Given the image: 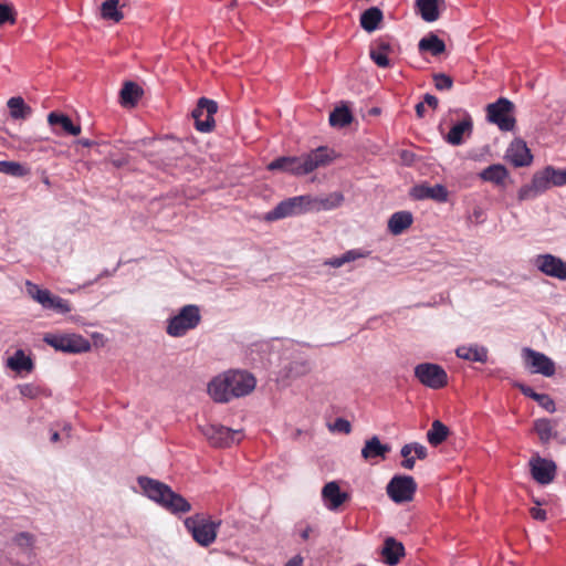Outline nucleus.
Returning <instances> with one entry per match:
<instances>
[{
  "mask_svg": "<svg viewBox=\"0 0 566 566\" xmlns=\"http://www.w3.org/2000/svg\"><path fill=\"white\" fill-rule=\"evenodd\" d=\"M256 385L254 376L243 370H228L212 378L208 384V394L213 401L229 402L233 398L249 395Z\"/></svg>",
  "mask_w": 566,
  "mask_h": 566,
  "instance_id": "f257e3e1",
  "label": "nucleus"
},
{
  "mask_svg": "<svg viewBox=\"0 0 566 566\" xmlns=\"http://www.w3.org/2000/svg\"><path fill=\"white\" fill-rule=\"evenodd\" d=\"M335 158L334 150L319 146L301 156H281L268 165L270 171H282L294 176H305L319 167H325Z\"/></svg>",
  "mask_w": 566,
  "mask_h": 566,
  "instance_id": "f03ea898",
  "label": "nucleus"
},
{
  "mask_svg": "<svg viewBox=\"0 0 566 566\" xmlns=\"http://www.w3.org/2000/svg\"><path fill=\"white\" fill-rule=\"evenodd\" d=\"M137 483L144 496L175 516L189 513L192 509L191 503L184 495L159 480L140 475L137 478Z\"/></svg>",
  "mask_w": 566,
  "mask_h": 566,
  "instance_id": "7ed1b4c3",
  "label": "nucleus"
},
{
  "mask_svg": "<svg viewBox=\"0 0 566 566\" xmlns=\"http://www.w3.org/2000/svg\"><path fill=\"white\" fill-rule=\"evenodd\" d=\"M566 185V168L558 169L553 166H546L536 171L530 184L523 185L517 191L518 201L533 200L544 193L551 187H563Z\"/></svg>",
  "mask_w": 566,
  "mask_h": 566,
  "instance_id": "20e7f679",
  "label": "nucleus"
},
{
  "mask_svg": "<svg viewBox=\"0 0 566 566\" xmlns=\"http://www.w3.org/2000/svg\"><path fill=\"white\" fill-rule=\"evenodd\" d=\"M184 525L197 544L208 547L216 541L221 521H212L209 516L197 513L186 517Z\"/></svg>",
  "mask_w": 566,
  "mask_h": 566,
  "instance_id": "39448f33",
  "label": "nucleus"
},
{
  "mask_svg": "<svg viewBox=\"0 0 566 566\" xmlns=\"http://www.w3.org/2000/svg\"><path fill=\"white\" fill-rule=\"evenodd\" d=\"M201 322L200 307L196 304L182 306L178 313L167 319L166 333L171 337H184Z\"/></svg>",
  "mask_w": 566,
  "mask_h": 566,
  "instance_id": "423d86ee",
  "label": "nucleus"
},
{
  "mask_svg": "<svg viewBox=\"0 0 566 566\" xmlns=\"http://www.w3.org/2000/svg\"><path fill=\"white\" fill-rule=\"evenodd\" d=\"M514 112V103L506 97H500L486 106V120L502 132H512L516 124Z\"/></svg>",
  "mask_w": 566,
  "mask_h": 566,
  "instance_id": "0eeeda50",
  "label": "nucleus"
},
{
  "mask_svg": "<svg viewBox=\"0 0 566 566\" xmlns=\"http://www.w3.org/2000/svg\"><path fill=\"white\" fill-rule=\"evenodd\" d=\"M43 340L57 352L82 354L91 349V342L80 334H46Z\"/></svg>",
  "mask_w": 566,
  "mask_h": 566,
  "instance_id": "6e6552de",
  "label": "nucleus"
},
{
  "mask_svg": "<svg viewBox=\"0 0 566 566\" xmlns=\"http://www.w3.org/2000/svg\"><path fill=\"white\" fill-rule=\"evenodd\" d=\"M311 201V195H302L284 199L266 213L265 220L275 221L310 211Z\"/></svg>",
  "mask_w": 566,
  "mask_h": 566,
  "instance_id": "1a4fd4ad",
  "label": "nucleus"
},
{
  "mask_svg": "<svg viewBox=\"0 0 566 566\" xmlns=\"http://www.w3.org/2000/svg\"><path fill=\"white\" fill-rule=\"evenodd\" d=\"M218 112V103L208 97H200L191 112L195 128L200 133H210L216 126L214 115Z\"/></svg>",
  "mask_w": 566,
  "mask_h": 566,
  "instance_id": "9d476101",
  "label": "nucleus"
},
{
  "mask_svg": "<svg viewBox=\"0 0 566 566\" xmlns=\"http://www.w3.org/2000/svg\"><path fill=\"white\" fill-rule=\"evenodd\" d=\"M415 377L420 384L430 389H441L448 385V374L444 368L434 363H421L415 367Z\"/></svg>",
  "mask_w": 566,
  "mask_h": 566,
  "instance_id": "9b49d317",
  "label": "nucleus"
},
{
  "mask_svg": "<svg viewBox=\"0 0 566 566\" xmlns=\"http://www.w3.org/2000/svg\"><path fill=\"white\" fill-rule=\"evenodd\" d=\"M417 491V483L411 475H394L386 486L390 500L397 504L409 502Z\"/></svg>",
  "mask_w": 566,
  "mask_h": 566,
  "instance_id": "f8f14e48",
  "label": "nucleus"
},
{
  "mask_svg": "<svg viewBox=\"0 0 566 566\" xmlns=\"http://www.w3.org/2000/svg\"><path fill=\"white\" fill-rule=\"evenodd\" d=\"M202 434L208 439L211 446L216 448H228L240 442L242 432L232 430L221 424L200 426Z\"/></svg>",
  "mask_w": 566,
  "mask_h": 566,
  "instance_id": "ddd939ff",
  "label": "nucleus"
},
{
  "mask_svg": "<svg viewBox=\"0 0 566 566\" xmlns=\"http://www.w3.org/2000/svg\"><path fill=\"white\" fill-rule=\"evenodd\" d=\"M522 357L525 367L532 374H539L544 377H552L555 374V363L545 354L530 347L522 349Z\"/></svg>",
  "mask_w": 566,
  "mask_h": 566,
  "instance_id": "4468645a",
  "label": "nucleus"
},
{
  "mask_svg": "<svg viewBox=\"0 0 566 566\" xmlns=\"http://www.w3.org/2000/svg\"><path fill=\"white\" fill-rule=\"evenodd\" d=\"M534 265L546 276L566 281V261L559 256L551 253L538 254L534 259Z\"/></svg>",
  "mask_w": 566,
  "mask_h": 566,
  "instance_id": "2eb2a0df",
  "label": "nucleus"
},
{
  "mask_svg": "<svg viewBox=\"0 0 566 566\" xmlns=\"http://www.w3.org/2000/svg\"><path fill=\"white\" fill-rule=\"evenodd\" d=\"M532 478L539 484L546 485L551 483L556 475V463L551 459H545L539 455L533 457L530 460Z\"/></svg>",
  "mask_w": 566,
  "mask_h": 566,
  "instance_id": "dca6fc26",
  "label": "nucleus"
},
{
  "mask_svg": "<svg viewBox=\"0 0 566 566\" xmlns=\"http://www.w3.org/2000/svg\"><path fill=\"white\" fill-rule=\"evenodd\" d=\"M409 196L415 200L432 199L439 203H444L449 199V191L446 186L437 184L434 186H428L426 182L413 186Z\"/></svg>",
  "mask_w": 566,
  "mask_h": 566,
  "instance_id": "f3484780",
  "label": "nucleus"
},
{
  "mask_svg": "<svg viewBox=\"0 0 566 566\" xmlns=\"http://www.w3.org/2000/svg\"><path fill=\"white\" fill-rule=\"evenodd\" d=\"M505 157L514 167H525L532 164L533 155L526 143L521 138L511 142L506 149Z\"/></svg>",
  "mask_w": 566,
  "mask_h": 566,
  "instance_id": "a211bd4d",
  "label": "nucleus"
},
{
  "mask_svg": "<svg viewBox=\"0 0 566 566\" xmlns=\"http://www.w3.org/2000/svg\"><path fill=\"white\" fill-rule=\"evenodd\" d=\"M380 555L382 557V562L386 565L396 566L406 555L405 545L402 542L396 539L395 537L388 536L384 541Z\"/></svg>",
  "mask_w": 566,
  "mask_h": 566,
  "instance_id": "6ab92c4d",
  "label": "nucleus"
},
{
  "mask_svg": "<svg viewBox=\"0 0 566 566\" xmlns=\"http://www.w3.org/2000/svg\"><path fill=\"white\" fill-rule=\"evenodd\" d=\"M472 130H473L472 117L467 111H463V118L460 122L455 123L450 128V130L447 134V136L444 137V139L447 143H449L452 146H459V145L463 144V142H464L463 136L464 135L470 136L472 134Z\"/></svg>",
  "mask_w": 566,
  "mask_h": 566,
  "instance_id": "aec40b11",
  "label": "nucleus"
},
{
  "mask_svg": "<svg viewBox=\"0 0 566 566\" xmlns=\"http://www.w3.org/2000/svg\"><path fill=\"white\" fill-rule=\"evenodd\" d=\"M392 50L390 40L388 36H381L375 40L369 49V56L371 61L381 69L389 67L391 65L388 57V52Z\"/></svg>",
  "mask_w": 566,
  "mask_h": 566,
  "instance_id": "412c9836",
  "label": "nucleus"
},
{
  "mask_svg": "<svg viewBox=\"0 0 566 566\" xmlns=\"http://www.w3.org/2000/svg\"><path fill=\"white\" fill-rule=\"evenodd\" d=\"M312 370V363L305 357H296L285 364L281 370L282 379L294 380L307 375Z\"/></svg>",
  "mask_w": 566,
  "mask_h": 566,
  "instance_id": "4be33fe9",
  "label": "nucleus"
},
{
  "mask_svg": "<svg viewBox=\"0 0 566 566\" xmlns=\"http://www.w3.org/2000/svg\"><path fill=\"white\" fill-rule=\"evenodd\" d=\"M556 420L548 418H538L533 422V430L538 436L542 444H548L553 439H558L559 433L556 430Z\"/></svg>",
  "mask_w": 566,
  "mask_h": 566,
  "instance_id": "5701e85b",
  "label": "nucleus"
},
{
  "mask_svg": "<svg viewBox=\"0 0 566 566\" xmlns=\"http://www.w3.org/2000/svg\"><path fill=\"white\" fill-rule=\"evenodd\" d=\"M455 355L463 360L484 364L488 361L489 350L479 344L461 345L457 347Z\"/></svg>",
  "mask_w": 566,
  "mask_h": 566,
  "instance_id": "b1692460",
  "label": "nucleus"
},
{
  "mask_svg": "<svg viewBox=\"0 0 566 566\" xmlns=\"http://www.w3.org/2000/svg\"><path fill=\"white\" fill-rule=\"evenodd\" d=\"M322 497L329 510H337L348 499V494L340 490L336 481H331L324 485Z\"/></svg>",
  "mask_w": 566,
  "mask_h": 566,
  "instance_id": "393cba45",
  "label": "nucleus"
},
{
  "mask_svg": "<svg viewBox=\"0 0 566 566\" xmlns=\"http://www.w3.org/2000/svg\"><path fill=\"white\" fill-rule=\"evenodd\" d=\"M390 450L391 447L388 443H382L377 436H373L370 439L365 441L361 449V457L366 461L375 458L385 459Z\"/></svg>",
  "mask_w": 566,
  "mask_h": 566,
  "instance_id": "a878e982",
  "label": "nucleus"
},
{
  "mask_svg": "<svg viewBox=\"0 0 566 566\" xmlns=\"http://www.w3.org/2000/svg\"><path fill=\"white\" fill-rule=\"evenodd\" d=\"M525 397L535 400L538 406L545 409L547 412L553 413L556 411L555 401L548 394H538L531 386L516 382L514 385Z\"/></svg>",
  "mask_w": 566,
  "mask_h": 566,
  "instance_id": "bb28decb",
  "label": "nucleus"
},
{
  "mask_svg": "<svg viewBox=\"0 0 566 566\" xmlns=\"http://www.w3.org/2000/svg\"><path fill=\"white\" fill-rule=\"evenodd\" d=\"M172 153V149L163 147L156 151L144 153L143 156L157 168H167L174 166L178 158V155Z\"/></svg>",
  "mask_w": 566,
  "mask_h": 566,
  "instance_id": "cd10ccee",
  "label": "nucleus"
},
{
  "mask_svg": "<svg viewBox=\"0 0 566 566\" xmlns=\"http://www.w3.org/2000/svg\"><path fill=\"white\" fill-rule=\"evenodd\" d=\"M344 201V195L339 191L331 192L323 197H312L311 210L328 211L338 208Z\"/></svg>",
  "mask_w": 566,
  "mask_h": 566,
  "instance_id": "c85d7f7f",
  "label": "nucleus"
},
{
  "mask_svg": "<svg viewBox=\"0 0 566 566\" xmlns=\"http://www.w3.org/2000/svg\"><path fill=\"white\" fill-rule=\"evenodd\" d=\"M443 0H416V11L426 22H434L440 17L439 4Z\"/></svg>",
  "mask_w": 566,
  "mask_h": 566,
  "instance_id": "c756f323",
  "label": "nucleus"
},
{
  "mask_svg": "<svg viewBox=\"0 0 566 566\" xmlns=\"http://www.w3.org/2000/svg\"><path fill=\"white\" fill-rule=\"evenodd\" d=\"M143 94L144 91L137 83L127 81L124 83L119 93L120 105L134 107L137 105Z\"/></svg>",
  "mask_w": 566,
  "mask_h": 566,
  "instance_id": "7c9ffc66",
  "label": "nucleus"
},
{
  "mask_svg": "<svg viewBox=\"0 0 566 566\" xmlns=\"http://www.w3.org/2000/svg\"><path fill=\"white\" fill-rule=\"evenodd\" d=\"M412 221L413 217L410 211H397L388 220V230L394 235L401 234L412 224Z\"/></svg>",
  "mask_w": 566,
  "mask_h": 566,
  "instance_id": "2f4dec72",
  "label": "nucleus"
},
{
  "mask_svg": "<svg viewBox=\"0 0 566 566\" xmlns=\"http://www.w3.org/2000/svg\"><path fill=\"white\" fill-rule=\"evenodd\" d=\"M48 123L51 126L60 125L62 130L71 136H77L81 133V126L78 124H74L70 116L63 113L51 112L48 115Z\"/></svg>",
  "mask_w": 566,
  "mask_h": 566,
  "instance_id": "473e14b6",
  "label": "nucleus"
},
{
  "mask_svg": "<svg viewBox=\"0 0 566 566\" xmlns=\"http://www.w3.org/2000/svg\"><path fill=\"white\" fill-rule=\"evenodd\" d=\"M419 52H429L433 56H438L446 51V43L436 33L429 32L418 43Z\"/></svg>",
  "mask_w": 566,
  "mask_h": 566,
  "instance_id": "72a5a7b5",
  "label": "nucleus"
},
{
  "mask_svg": "<svg viewBox=\"0 0 566 566\" xmlns=\"http://www.w3.org/2000/svg\"><path fill=\"white\" fill-rule=\"evenodd\" d=\"M479 176L484 181L492 182L496 186H503L509 176V170L502 164H493L483 169Z\"/></svg>",
  "mask_w": 566,
  "mask_h": 566,
  "instance_id": "f704fd0d",
  "label": "nucleus"
},
{
  "mask_svg": "<svg viewBox=\"0 0 566 566\" xmlns=\"http://www.w3.org/2000/svg\"><path fill=\"white\" fill-rule=\"evenodd\" d=\"M384 19V13L378 7H370L360 14V27L368 33L376 31Z\"/></svg>",
  "mask_w": 566,
  "mask_h": 566,
  "instance_id": "c9c22d12",
  "label": "nucleus"
},
{
  "mask_svg": "<svg viewBox=\"0 0 566 566\" xmlns=\"http://www.w3.org/2000/svg\"><path fill=\"white\" fill-rule=\"evenodd\" d=\"M7 366L17 373H31L34 368V363L30 356L25 355L23 349H18L8 358Z\"/></svg>",
  "mask_w": 566,
  "mask_h": 566,
  "instance_id": "e433bc0d",
  "label": "nucleus"
},
{
  "mask_svg": "<svg viewBox=\"0 0 566 566\" xmlns=\"http://www.w3.org/2000/svg\"><path fill=\"white\" fill-rule=\"evenodd\" d=\"M7 106L9 108L10 116L13 119H27L33 112L21 96H13L9 98Z\"/></svg>",
  "mask_w": 566,
  "mask_h": 566,
  "instance_id": "4c0bfd02",
  "label": "nucleus"
},
{
  "mask_svg": "<svg viewBox=\"0 0 566 566\" xmlns=\"http://www.w3.org/2000/svg\"><path fill=\"white\" fill-rule=\"evenodd\" d=\"M328 122L332 127L343 128L353 122V114L347 106H338L329 114Z\"/></svg>",
  "mask_w": 566,
  "mask_h": 566,
  "instance_id": "58836bf2",
  "label": "nucleus"
},
{
  "mask_svg": "<svg viewBox=\"0 0 566 566\" xmlns=\"http://www.w3.org/2000/svg\"><path fill=\"white\" fill-rule=\"evenodd\" d=\"M449 433L450 430L444 423L440 420H434L431 424V429L427 432V440L431 446L438 447L446 441Z\"/></svg>",
  "mask_w": 566,
  "mask_h": 566,
  "instance_id": "ea45409f",
  "label": "nucleus"
},
{
  "mask_svg": "<svg viewBox=\"0 0 566 566\" xmlns=\"http://www.w3.org/2000/svg\"><path fill=\"white\" fill-rule=\"evenodd\" d=\"M101 17L104 20L119 22L124 14L119 7V0H105L101 4Z\"/></svg>",
  "mask_w": 566,
  "mask_h": 566,
  "instance_id": "a19ab883",
  "label": "nucleus"
},
{
  "mask_svg": "<svg viewBox=\"0 0 566 566\" xmlns=\"http://www.w3.org/2000/svg\"><path fill=\"white\" fill-rule=\"evenodd\" d=\"M44 310H52L59 314H66L72 311L70 303L59 295L50 294L49 302L43 305Z\"/></svg>",
  "mask_w": 566,
  "mask_h": 566,
  "instance_id": "79ce46f5",
  "label": "nucleus"
},
{
  "mask_svg": "<svg viewBox=\"0 0 566 566\" xmlns=\"http://www.w3.org/2000/svg\"><path fill=\"white\" fill-rule=\"evenodd\" d=\"M28 294L38 302L42 307L45 302H49L51 292L48 289H41L38 284L27 281Z\"/></svg>",
  "mask_w": 566,
  "mask_h": 566,
  "instance_id": "37998d69",
  "label": "nucleus"
},
{
  "mask_svg": "<svg viewBox=\"0 0 566 566\" xmlns=\"http://www.w3.org/2000/svg\"><path fill=\"white\" fill-rule=\"evenodd\" d=\"M0 172L22 177L27 174V168L18 161L0 160Z\"/></svg>",
  "mask_w": 566,
  "mask_h": 566,
  "instance_id": "c03bdc74",
  "label": "nucleus"
},
{
  "mask_svg": "<svg viewBox=\"0 0 566 566\" xmlns=\"http://www.w3.org/2000/svg\"><path fill=\"white\" fill-rule=\"evenodd\" d=\"M17 20V12L12 4L0 2V27L10 23L14 24Z\"/></svg>",
  "mask_w": 566,
  "mask_h": 566,
  "instance_id": "a18cd8bd",
  "label": "nucleus"
},
{
  "mask_svg": "<svg viewBox=\"0 0 566 566\" xmlns=\"http://www.w3.org/2000/svg\"><path fill=\"white\" fill-rule=\"evenodd\" d=\"M18 389L21 396L29 399H35L45 392L44 389L34 384H22L18 386Z\"/></svg>",
  "mask_w": 566,
  "mask_h": 566,
  "instance_id": "49530a36",
  "label": "nucleus"
},
{
  "mask_svg": "<svg viewBox=\"0 0 566 566\" xmlns=\"http://www.w3.org/2000/svg\"><path fill=\"white\" fill-rule=\"evenodd\" d=\"M432 78L438 91H449L453 86L452 77L446 73H436Z\"/></svg>",
  "mask_w": 566,
  "mask_h": 566,
  "instance_id": "de8ad7c7",
  "label": "nucleus"
},
{
  "mask_svg": "<svg viewBox=\"0 0 566 566\" xmlns=\"http://www.w3.org/2000/svg\"><path fill=\"white\" fill-rule=\"evenodd\" d=\"M13 543L21 548L32 549L34 544V536L29 532H20L14 535Z\"/></svg>",
  "mask_w": 566,
  "mask_h": 566,
  "instance_id": "09e8293b",
  "label": "nucleus"
},
{
  "mask_svg": "<svg viewBox=\"0 0 566 566\" xmlns=\"http://www.w3.org/2000/svg\"><path fill=\"white\" fill-rule=\"evenodd\" d=\"M370 254V251H366L363 249H352L343 253V258L345 259V263H349L356 261L358 259L366 258Z\"/></svg>",
  "mask_w": 566,
  "mask_h": 566,
  "instance_id": "8fccbe9b",
  "label": "nucleus"
},
{
  "mask_svg": "<svg viewBox=\"0 0 566 566\" xmlns=\"http://www.w3.org/2000/svg\"><path fill=\"white\" fill-rule=\"evenodd\" d=\"M398 155L401 164L408 167L412 166L417 159V155L408 149L399 150Z\"/></svg>",
  "mask_w": 566,
  "mask_h": 566,
  "instance_id": "3c124183",
  "label": "nucleus"
},
{
  "mask_svg": "<svg viewBox=\"0 0 566 566\" xmlns=\"http://www.w3.org/2000/svg\"><path fill=\"white\" fill-rule=\"evenodd\" d=\"M334 429L339 432L349 433L352 430V424L344 418H337L334 422Z\"/></svg>",
  "mask_w": 566,
  "mask_h": 566,
  "instance_id": "603ef678",
  "label": "nucleus"
},
{
  "mask_svg": "<svg viewBox=\"0 0 566 566\" xmlns=\"http://www.w3.org/2000/svg\"><path fill=\"white\" fill-rule=\"evenodd\" d=\"M411 446H413V452L416 454L415 458H417L419 460H423L427 458L428 450L423 444H421L419 442H411Z\"/></svg>",
  "mask_w": 566,
  "mask_h": 566,
  "instance_id": "864d4df0",
  "label": "nucleus"
},
{
  "mask_svg": "<svg viewBox=\"0 0 566 566\" xmlns=\"http://www.w3.org/2000/svg\"><path fill=\"white\" fill-rule=\"evenodd\" d=\"M531 516L536 520V521H541V522H544L547 520V513L545 510L543 509H539V507H532L531 511Z\"/></svg>",
  "mask_w": 566,
  "mask_h": 566,
  "instance_id": "5fc2aeb1",
  "label": "nucleus"
},
{
  "mask_svg": "<svg viewBox=\"0 0 566 566\" xmlns=\"http://www.w3.org/2000/svg\"><path fill=\"white\" fill-rule=\"evenodd\" d=\"M324 264L328 265L331 268H340L346 263H345V259L343 258V255H339V256H334V258L327 259L324 262Z\"/></svg>",
  "mask_w": 566,
  "mask_h": 566,
  "instance_id": "6e6d98bb",
  "label": "nucleus"
},
{
  "mask_svg": "<svg viewBox=\"0 0 566 566\" xmlns=\"http://www.w3.org/2000/svg\"><path fill=\"white\" fill-rule=\"evenodd\" d=\"M120 265H122V261L119 260L117 262L116 266L112 271L104 269L92 283L97 282L102 277H107V276L114 275Z\"/></svg>",
  "mask_w": 566,
  "mask_h": 566,
  "instance_id": "4d7b16f0",
  "label": "nucleus"
},
{
  "mask_svg": "<svg viewBox=\"0 0 566 566\" xmlns=\"http://www.w3.org/2000/svg\"><path fill=\"white\" fill-rule=\"evenodd\" d=\"M423 103L436 109L438 107L439 101L434 95L426 93L423 95Z\"/></svg>",
  "mask_w": 566,
  "mask_h": 566,
  "instance_id": "13d9d810",
  "label": "nucleus"
},
{
  "mask_svg": "<svg viewBox=\"0 0 566 566\" xmlns=\"http://www.w3.org/2000/svg\"><path fill=\"white\" fill-rule=\"evenodd\" d=\"M303 565V557L301 555H295L292 558H290L284 566H302Z\"/></svg>",
  "mask_w": 566,
  "mask_h": 566,
  "instance_id": "bf43d9fd",
  "label": "nucleus"
},
{
  "mask_svg": "<svg viewBox=\"0 0 566 566\" xmlns=\"http://www.w3.org/2000/svg\"><path fill=\"white\" fill-rule=\"evenodd\" d=\"M416 464V458L415 457H407L402 460L401 467L407 470H412Z\"/></svg>",
  "mask_w": 566,
  "mask_h": 566,
  "instance_id": "052dcab7",
  "label": "nucleus"
},
{
  "mask_svg": "<svg viewBox=\"0 0 566 566\" xmlns=\"http://www.w3.org/2000/svg\"><path fill=\"white\" fill-rule=\"evenodd\" d=\"M415 109H416V114H417V116L419 118L424 117L426 107H424V103L423 102H419L418 104H416Z\"/></svg>",
  "mask_w": 566,
  "mask_h": 566,
  "instance_id": "680f3d73",
  "label": "nucleus"
},
{
  "mask_svg": "<svg viewBox=\"0 0 566 566\" xmlns=\"http://www.w3.org/2000/svg\"><path fill=\"white\" fill-rule=\"evenodd\" d=\"M411 451H413V446H411V443H407L400 449V455L402 458H407L410 455Z\"/></svg>",
  "mask_w": 566,
  "mask_h": 566,
  "instance_id": "e2e57ef3",
  "label": "nucleus"
},
{
  "mask_svg": "<svg viewBox=\"0 0 566 566\" xmlns=\"http://www.w3.org/2000/svg\"><path fill=\"white\" fill-rule=\"evenodd\" d=\"M313 531L311 525H306L304 530L301 531L300 536L303 541H307L310 538V534Z\"/></svg>",
  "mask_w": 566,
  "mask_h": 566,
  "instance_id": "0e129e2a",
  "label": "nucleus"
},
{
  "mask_svg": "<svg viewBox=\"0 0 566 566\" xmlns=\"http://www.w3.org/2000/svg\"><path fill=\"white\" fill-rule=\"evenodd\" d=\"M78 144L82 145L83 147H92L93 145H95V142L88 138H82L78 140Z\"/></svg>",
  "mask_w": 566,
  "mask_h": 566,
  "instance_id": "69168bd1",
  "label": "nucleus"
},
{
  "mask_svg": "<svg viewBox=\"0 0 566 566\" xmlns=\"http://www.w3.org/2000/svg\"><path fill=\"white\" fill-rule=\"evenodd\" d=\"M60 440V433L55 430H52L51 431V437H50V441L55 443Z\"/></svg>",
  "mask_w": 566,
  "mask_h": 566,
  "instance_id": "338daca9",
  "label": "nucleus"
},
{
  "mask_svg": "<svg viewBox=\"0 0 566 566\" xmlns=\"http://www.w3.org/2000/svg\"><path fill=\"white\" fill-rule=\"evenodd\" d=\"M113 164L116 166V167H123L124 165L127 164V160L124 159V158H120V159H117V160H114Z\"/></svg>",
  "mask_w": 566,
  "mask_h": 566,
  "instance_id": "774afa93",
  "label": "nucleus"
}]
</instances>
